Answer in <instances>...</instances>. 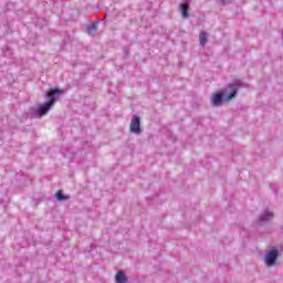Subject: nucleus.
Segmentation results:
<instances>
[{
    "mask_svg": "<svg viewBox=\"0 0 283 283\" xmlns=\"http://www.w3.org/2000/svg\"><path fill=\"white\" fill-rule=\"evenodd\" d=\"M130 133L132 134H140V117L133 116L130 120Z\"/></svg>",
    "mask_w": 283,
    "mask_h": 283,
    "instance_id": "nucleus-4",
    "label": "nucleus"
},
{
    "mask_svg": "<svg viewBox=\"0 0 283 283\" xmlns=\"http://www.w3.org/2000/svg\"><path fill=\"white\" fill-rule=\"evenodd\" d=\"M238 87H240V84L235 82L228 85V87L223 88L221 92L214 94L211 99L212 105L219 107V105H222L223 101H231V98H235V95L238 94Z\"/></svg>",
    "mask_w": 283,
    "mask_h": 283,
    "instance_id": "nucleus-2",
    "label": "nucleus"
},
{
    "mask_svg": "<svg viewBox=\"0 0 283 283\" xmlns=\"http://www.w3.org/2000/svg\"><path fill=\"white\" fill-rule=\"evenodd\" d=\"M260 220L262 222H268L269 220H273V212L265 210L261 216Z\"/></svg>",
    "mask_w": 283,
    "mask_h": 283,
    "instance_id": "nucleus-7",
    "label": "nucleus"
},
{
    "mask_svg": "<svg viewBox=\"0 0 283 283\" xmlns=\"http://www.w3.org/2000/svg\"><path fill=\"white\" fill-rule=\"evenodd\" d=\"M115 283H127V275H125V272L118 271L115 275Z\"/></svg>",
    "mask_w": 283,
    "mask_h": 283,
    "instance_id": "nucleus-5",
    "label": "nucleus"
},
{
    "mask_svg": "<svg viewBox=\"0 0 283 283\" xmlns=\"http://www.w3.org/2000/svg\"><path fill=\"white\" fill-rule=\"evenodd\" d=\"M219 3H221L222 6H227V3H231V0H218Z\"/></svg>",
    "mask_w": 283,
    "mask_h": 283,
    "instance_id": "nucleus-11",
    "label": "nucleus"
},
{
    "mask_svg": "<svg viewBox=\"0 0 283 283\" xmlns=\"http://www.w3.org/2000/svg\"><path fill=\"white\" fill-rule=\"evenodd\" d=\"M188 10H189V1H185L184 3L180 4V12L184 19H187V17H189Z\"/></svg>",
    "mask_w": 283,
    "mask_h": 283,
    "instance_id": "nucleus-6",
    "label": "nucleus"
},
{
    "mask_svg": "<svg viewBox=\"0 0 283 283\" xmlns=\"http://www.w3.org/2000/svg\"><path fill=\"white\" fill-rule=\"evenodd\" d=\"M97 31H98V27H96V24L94 23L87 27V34H90V36H96Z\"/></svg>",
    "mask_w": 283,
    "mask_h": 283,
    "instance_id": "nucleus-8",
    "label": "nucleus"
},
{
    "mask_svg": "<svg viewBox=\"0 0 283 283\" xmlns=\"http://www.w3.org/2000/svg\"><path fill=\"white\" fill-rule=\"evenodd\" d=\"M279 255H280V251H277L276 249H272L270 252L265 254V264L268 266H273Z\"/></svg>",
    "mask_w": 283,
    "mask_h": 283,
    "instance_id": "nucleus-3",
    "label": "nucleus"
},
{
    "mask_svg": "<svg viewBox=\"0 0 283 283\" xmlns=\"http://www.w3.org/2000/svg\"><path fill=\"white\" fill-rule=\"evenodd\" d=\"M199 41H200L199 43H200L201 46L207 45L208 35H207L206 32H201V33L199 34Z\"/></svg>",
    "mask_w": 283,
    "mask_h": 283,
    "instance_id": "nucleus-9",
    "label": "nucleus"
},
{
    "mask_svg": "<svg viewBox=\"0 0 283 283\" xmlns=\"http://www.w3.org/2000/svg\"><path fill=\"white\" fill-rule=\"evenodd\" d=\"M61 94H63V91L59 88H51L50 92L46 93V98H49V102L39 104L36 107L31 108L34 118H42V116H45V114H48V112L54 107L56 96H61Z\"/></svg>",
    "mask_w": 283,
    "mask_h": 283,
    "instance_id": "nucleus-1",
    "label": "nucleus"
},
{
    "mask_svg": "<svg viewBox=\"0 0 283 283\" xmlns=\"http://www.w3.org/2000/svg\"><path fill=\"white\" fill-rule=\"evenodd\" d=\"M56 199L59 200V202H63L65 200H70V196H64L63 191L59 190L56 192Z\"/></svg>",
    "mask_w": 283,
    "mask_h": 283,
    "instance_id": "nucleus-10",
    "label": "nucleus"
}]
</instances>
